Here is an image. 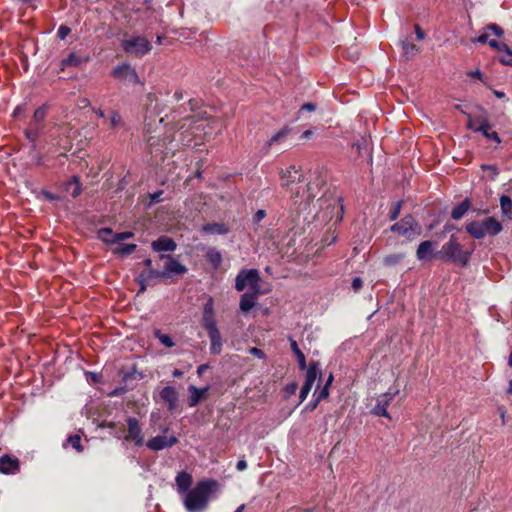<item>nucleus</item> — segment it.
Listing matches in <instances>:
<instances>
[{
    "mask_svg": "<svg viewBox=\"0 0 512 512\" xmlns=\"http://www.w3.org/2000/svg\"><path fill=\"white\" fill-rule=\"evenodd\" d=\"M176 484L179 492H187L192 484V476L185 471L179 472L176 476Z\"/></svg>",
    "mask_w": 512,
    "mask_h": 512,
    "instance_id": "nucleus-28",
    "label": "nucleus"
},
{
    "mask_svg": "<svg viewBox=\"0 0 512 512\" xmlns=\"http://www.w3.org/2000/svg\"><path fill=\"white\" fill-rule=\"evenodd\" d=\"M151 248L155 252H173L177 248L176 242L168 236H160L152 241Z\"/></svg>",
    "mask_w": 512,
    "mask_h": 512,
    "instance_id": "nucleus-18",
    "label": "nucleus"
},
{
    "mask_svg": "<svg viewBox=\"0 0 512 512\" xmlns=\"http://www.w3.org/2000/svg\"><path fill=\"white\" fill-rule=\"evenodd\" d=\"M181 135H182L181 141H182L183 145H186V146L190 145L192 142V137L185 136V132H182Z\"/></svg>",
    "mask_w": 512,
    "mask_h": 512,
    "instance_id": "nucleus-59",
    "label": "nucleus"
},
{
    "mask_svg": "<svg viewBox=\"0 0 512 512\" xmlns=\"http://www.w3.org/2000/svg\"><path fill=\"white\" fill-rule=\"evenodd\" d=\"M467 118V128L474 132H480L481 130H485V128H492L489 120L486 117H472L470 114H467Z\"/></svg>",
    "mask_w": 512,
    "mask_h": 512,
    "instance_id": "nucleus-22",
    "label": "nucleus"
},
{
    "mask_svg": "<svg viewBox=\"0 0 512 512\" xmlns=\"http://www.w3.org/2000/svg\"><path fill=\"white\" fill-rule=\"evenodd\" d=\"M121 46L126 53L143 57L152 50L150 41L144 36H132L122 41Z\"/></svg>",
    "mask_w": 512,
    "mask_h": 512,
    "instance_id": "nucleus-10",
    "label": "nucleus"
},
{
    "mask_svg": "<svg viewBox=\"0 0 512 512\" xmlns=\"http://www.w3.org/2000/svg\"><path fill=\"white\" fill-rule=\"evenodd\" d=\"M401 45H402L403 53L407 57L414 56L419 50L414 43H412L411 41H409L407 39L402 41Z\"/></svg>",
    "mask_w": 512,
    "mask_h": 512,
    "instance_id": "nucleus-39",
    "label": "nucleus"
},
{
    "mask_svg": "<svg viewBox=\"0 0 512 512\" xmlns=\"http://www.w3.org/2000/svg\"><path fill=\"white\" fill-rule=\"evenodd\" d=\"M124 125V121L118 111H112L110 116L111 128H117Z\"/></svg>",
    "mask_w": 512,
    "mask_h": 512,
    "instance_id": "nucleus-42",
    "label": "nucleus"
},
{
    "mask_svg": "<svg viewBox=\"0 0 512 512\" xmlns=\"http://www.w3.org/2000/svg\"><path fill=\"white\" fill-rule=\"evenodd\" d=\"M136 283L139 285V293H144L148 286H151V283L141 274H139L136 279Z\"/></svg>",
    "mask_w": 512,
    "mask_h": 512,
    "instance_id": "nucleus-44",
    "label": "nucleus"
},
{
    "mask_svg": "<svg viewBox=\"0 0 512 512\" xmlns=\"http://www.w3.org/2000/svg\"><path fill=\"white\" fill-rule=\"evenodd\" d=\"M23 111H24V108L22 106H17L14 109L13 116H17V115L21 114Z\"/></svg>",
    "mask_w": 512,
    "mask_h": 512,
    "instance_id": "nucleus-63",
    "label": "nucleus"
},
{
    "mask_svg": "<svg viewBox=\"0 0 512 512\" xmlns=\"http://www.w3.org/2000/svg\"><path fill=\"white\" fill-rule=\"evenodd\" d=\"M261 294V290L247 291L244 294H242L239 303L240 310L244 313L249 312L255 306L256 301Z\"/></svg>",
    "mask_w": 512,
    "mask_h": 512,
    "instance_id": "nucleus-20",
    "label": "nucleus"
},
{
    "mask_svg": "<svg viewBox=\"0 0 512 512\" xmlns=\"http://www.w3.org/2000/svg\"><path fill=\"white\" fill-rule=\"evenodd\" d=\"M414 30L418 40H423L425 38L426 34L419 24L414 25Z\"/></svg>",
    "mask_w": 512,
    "mask_h": 512,
    "instance_id": "nucleus-56",
    "label": "nucleus"
},
{
    "mask_svg": "<svg viewBox=\"0 0 512 512\" xmlns=\"http://www.w3.org/2000/svg\"><path fill=\"white\" fill-rule=\"evenodd\" d=\"M111 75L118 80H128L133 84L140 83L136 69L128 63L115 66L111 71Z\"/></svg>",
    "mask_w": 512,
    "mask_h": 512,
    "instance_id": "nucleus-13",
    "label": "nucleus"
},
{
    "mask_svg": "<svg viewBox=\"0 0 512 512\" xmlns=\"http://www.w3.org/2000/svg\"><path fill=\"white\" fill-rule=\"evenodd\" d=\"M471 208V201L469 198H465L462 202L456 205L451 211V217L454 220L461 219Z\"/></svg>",
    "mask_w": 512,
    "mask_h": 512,
    "instance_id": "nucleus-27",
    "label": "nucleus"
},
{
    "mask_svg": "<svg viewBox=\"0 0 512 512\" xmlns=\"http://www.w3.org/2000/svg\"><path fill=\"white\" fill-rule=\"evenodd\" d=\"M28 128L36 131L37 134L40 136L45 128V124H41V123H37V122L35 123L33 121H30Z\"/></svg>",
    "mask_w": 512,
    "mask_h": 512,
    "instance_id": "nucleus-51",
    "label": "nucleus"
},
{
    "mask_svg": "<svg viewBox=\"0 0 512 512\" xmlns=\"http://www.w3.org/2000/svg\"><path fill=\"white\" fill-rule=\"evenodd\" d=\"M333 381H334V375H333V373H330V374L328 375V377H327L326 381H325L324 386H327V387H329V388H330V386L332 385Z\"/></svg>",
    "mask_w": 512,
    "mask_h": 512,
    "instance_id": "nucleus-60",
    "label": "nucleus"
},
{
    "mask_svg": "<svg viewBox=\"0 0 512 512\" xmlns=\"http://www.w3.org/2000/svg\"><path fill=\"white\" fill-rule=\"evenodd\" d=\"M468 76H470L472 78H476V79L482 80V73L478 69L475 70V71L468 72Z\"/></svg>",
    "mask_w": 512,
    "mask_h": 512,
    "instance_id": "nucleus-58",
    "label": "nucleus"
},
{
    "mask_svg": "<svg viewBox=\"0 0 512 512\" xmlns=\"http://www.w3.org/2000/svg\"><path fill=\"white\" fill-rule=\"evenodd\" d=\"M500 207L504 215L510 216L512 214V199L507 195L500 197Z\"/></svg>",
    "mask_w": 512,
    "mask_h": 512,
    "instance_id": "nucleus-38",
    "label": "nucleus"
},
{
    "mask_svg": "<svg viewBox=\"0 0 512 512\" xmlns=\"http://www.w3.org/2000/svg\"><path fill=\"white\" fill-rule=\"evenodd\" d=\"M491 128H485V130H481L480 133L488 140L494 141L497 144L501 143V138L499 137L496 131H490Z\"/></svg>",
    "mask_w": 512,
    "mask_h": 512,
    "instance_id": "nucleus-41",
    "label": "nucleus"
},
{
    "mask_svg": "<svg viewBox=\"0 0 512 512\" xmlns=\"http://www.w3.org/2000/svg\"><path fill=\"white\" fill-rule=\"evenodd\" d=\"M160 397L165 403H167L168 409L170 411H173L176 408L178 401V392L175 387L165 386L160 391Z\"/></svg>",
    "mask_w": 512,
    "mask_h": 512,
    "instance_id": "nucleus-21",
    "label": "nucleus"
},
{
    "mask_svg": "<svg viewBox=\"0 0 512 512\" xmlns=\"http://www.w3.org/2000/svg\"><path fill=\"white\" fill-rule=\"evenodd\" d=\"M266 216V211L263 209L257 210V212L253 215V223H260Z\"/></svg>",
    "mask_w": 512,
    "mask_h": 512,
    "instance_id": "nucleus-53",
    "label": "nucleus"
},
{
    "mask_svg": "<svg viewBox=\"0 0 512 512\" xmlns=\"http://www.w3.org/2000/svg\"><path fill=\"white\" fill-rule=\"evenodd\" d=\"M491 34L495 35L497 38H501L504 35V30L496 23H490L483 28L481 34L474 39V42L480 44L488 43L491 48L502 53L499 57V61L502 64L512 66V50L504 42H499L496 39L489 40Z\"/></svg>",
    "mask_w": 512,
    "mask_h": 512,
    "instance_id": "nucleus-3",
    "label": "nucleus"
},
{
    "mask_svg": "<svg viewBox=\"0 0 512 512\" xmlns=\"http://www.w3.org/2000/svg\"><path fill=\"white\" fill-rule=\"evenodd\" d=\"M20 470L18 458L5 454L0 457V472L3 474H16Z\"/></svg>",
    "mask_w": 512,
    "mask_h": 512,
    "instance_id": "nucleus-17",
    "label": "nucleus"
},
{
    "mask_svg": "<svg viewBox=\"0 0 512 512\" xmlns=\"http://www.w3.org/2000/svg\"><path fill=\"white\" fill-rule=\"evenodd\" d=\"M24 134L31 143H36L38 138L40 137L36 131L31 130L29 128L25 129Z\"/></svg>",
    "mask_w": 512,
    "mask_h": 512,
    "instance_id": "nucleus-48",
    "label": "nucleus"
},
{
    "mask_svg": "<svg viewBox=\"0 0 512 512\" xmlns=\"http://www.w3.org/2000/svg\"><path fill=\"white\" fill-rule=\"evenodd\" d=\"M473 251L474 248H471L470 250H463L462 245L457 241V238L452 235L449 241L442 245L440 255L445 261L466 267L470 262Z\"/></svg>",
    "mask_w": 512,
    "mask_h": 512,
    "instance_id": "nucleus-5",
    "label": "nucleus"
},
{
    "mask_svg": "<svg viewBox=\"0 0 512 512\" xmlns=\"http://www.w3.org/2000/svg\"><path fill=\"white\" fill-rule=\"evenodd\" d=\"M105 235H112V229L108 227L101 228L98 231V238L106 244H115L123 240L132 238L134 233L132 231H124L115 233L112 238H106Z\"/></svg>",
    "mask_w": 512,
    "mask_h": 512,
    "instance_id": "nucleus-15",
    "label": "nucleus"
},
{
    "mask_svg": "<svg viewBox=\"0 0 512 512\" xmlns=\"http://www.w3.org/2000/svg\"><path fill=\"white\" fill-rule=\"evenodd\" d=\"M127 423V435L125 440L128 442H134L135 446L140 447L144 444V438L139 420L135 417H128Z\"/></svg>",
    "mask_w": 512,
    "mask_h": 512,
    "instance_id": "nucleus-12",
    "label": "nucleus"
},
{
    "mask_svg": "<svg viewBox=\"0 0 512 512\" xmlns=\"http://www.w3.org/2000/svg\"><path fill=\"white\" fill-rule=\"evenodd\" d=\"M280 178L282 180L281 186L287 190H290L291 197H298L300 194V187H297L294 191L293 185H299L303 181V174L300 169L296 166L291 165L286 169H281Z\"/></svg>",
    "mask_w": 512,
    "mask_h": 512,
    "instance_id": "nucleus-9",
    "label": "nucleus"
},
{
    "mask_svg": "<svg viewBox=\"0 0 512 512\" xmlns=\"http://www.w3.org/2000/svg\"><path fill=\"white\" fill-rule=\"evenodd\" d=\"M136 249V244H121L113 250V254L124 257L132 254Z\"/></svg>",
    "mask_w": 512,
    "mask_h": 512,
    "instance_id": "nucleus-34",
    "label": "nucleus"
},
{
    "mask_svg": "<svg viewBox=\"0 0 512 512\" xmlns=\"http://www.w3.org/2000/svg\"><path fill=\"white\" fill-rule=\"evenodd\" d=\"M178 438L176 436H166V435H157L152 437L146 442V446L148 449L152 451H160L165 448H170L178 443Z\"/></svg>",
    "mask_w": 512,
    "mask_h": 512,
    "instance_id": "nucleus-14",
    "label": "nucleus"
},
{
    "mask_svg": "<svg viewBox=\"0 0 512 512\" xmlns=\"http://www.w3.org/2000/svg\"><path fill=\"white\" fill-rule=\"evenodd\" d=\"M321 401H318L316 397L311 400L305 407L303 408V412H312L314 411Z\"/></svg>",
    "mask_w": 512,
    "mask_h": 512,
    "instance_id": "nucleus-50",
    "label": "nucleus"
},
{
    "mask_svg": "<svg viewBox=\"0 0 512 512\" xmlns=\"http://www.w3.org/2000/svg\"><path fill=\"white\" fill-rule=\"evenodd\" d=\"M90 61L89 56H80L75 52H71L68 56L61 60V66L65 67H79L84 63H88Z\"/></svg>",
    "mask_w": 512,
    "mask_h": 512,
    "instance_id": "nucleus-24",
    "label": "nucleus"
},
{
    "mask_svg": "<svg viewBox=\"0 0 512 512\" xmlns=\"http://www.w3.org/2000/svg\"><path fill=\"white\" fill-rule=\"evenodd\" d=\"M47 110H48V106L46 104L38 107L34 111L31 121H33L35 123L37 122V123L44 124L45 118L47 116Z\"/></svg>",
    "mask_w": 512,
    "mask_h": 512,
    "instance_id": "nucleus-37",
    "label": "nucleus"
},
{
    "mask_svg": "<svg viewBox=\"0 0 512 512\" xmlns=\"http://www.w3.org/2000/svg\"><path fill=\"white\" fill-rule=\"evenodd\" d=\"M163 194V190H158L152 194H150V200L152 203H159L162 201L161 195Z\"/></svg>",
    "mask_w": 512,
    "mask_h": 512,
    "instance_id": "nucleus-55",
    "label": "nucleus"
},
{
    "mask_svg": "<svg viewBox=\"0 0 512 512\" xmlns=\"http://www.w3.org/2000/svg\"><path fill=\"white\" fill-rule=\"evenodd\" d=\"M399 390L390 388L387 392L382 394L378 399L377 403L372 409V414L379 417H385L391 419L389 412L387 411L388 406L391 404Z\"/></svg>",
    "mask_w": 512,
    "mask_h": 512,
    "instance_id": "nucleus-11",
    "label": "nucleus"
},
{
    "mask_svg": "<svg viewBox=\"0 0 512 512\" xmlns=\"http://www.w3.org/2000/svg\"><path fill=\"white\" fill-rule=\"evenodd\" d=\"M306 374L304 384H308L313 386L314 382L318 379L321 381L322 378V370L319 361L310 360L308 364H306Z\"/></svg>",
    "mask_w": 512,
    "mask_h": 512,
    "instance_id": "nucleus-16",
    "label": "nucleus"
},
{
    "mask_svg": "<svg viewBox=\"0 0 512 512\" xmlns=\"http://www.w3.org/2000/svg\"><path fill=\"white\" fill-rule=\"evenodd\" d=\"M153 335L159 342L167 348H172L175 346V342L172 337L168 334L162 333L160 329H155Z\"/></svg>",
    "mask_w": 512,
    "mask_h": 512,
    "instance_id": "nucleus-32",
    "label": "nucleus"
},
{
    "mask_svg": "<svg viewBox=\"0 0 512 512\" xmlns=\"http://www.w3.org/2000/svg\"><path fill=\"white\" fill-rule=\"evenodd\" d=\"M466 232L474 239H482L485 236H496L502 230L503 226L500 221L494 217H486L481 221H471L465 225Z\"/></svg>",
    "mask_w": 512,
    "mask_h": 512,
    "instance_id": "nucleus-6",
    "label": "nucleus"
},
{
    "mask_svg": "<svg viewBox=\"0 0 512 512\" xmlns=\"http://www.w3.org/2000/svg\"><path fill=\"white\" fill-rule=\"evenodd\" d=\"M260 274L257 269H242L235 278V289L243 291L248 288V291L260 290Z\"/></svg>",
    "mask_w": 512,
    "mask_h": 512,
    "instance_id": "nucleus-8",
    "label": "nucleus"
},
{
    "mask_svg": "<svg viewBox=\"0 0 512 512\" xmlns=\"http://www.w3.org/2000/svg\"><path fill=\"white\" fill-rule=\"evenodd\" d=\"M248 352H249L251 355H253V356H255V357L259 358V359H265V358H266V354H265V352H264L262 349L257 348V347H251V348L248 350Z\"/></svg>",
    "mask_w": 512,
    "mask_h": 512,
    "instance_id": "nucleus-49",
    "label": "nucleus"
},
{
    "mask_svg": "<svg viewBox=\"0 0 512 512\" xmlns=\"http://www.w3.org/2000/svg\"><path fill=\"white\" fill-rule=\"evenodd\" d=\"M201 232L205 234L225 235L229 232V228L223 223H207L203 225Z\"/></svg>",
    "mask_w": 512,
    "mask_h": 512,
    "instance_id": "nucleus-25",
    "label": "nucleus"
},
{
    "mask_svg": "<svg viewBox=\"0 0 512 512\" xmlns=\"http://www.w3.org/2000/svg\"><path fill=\"white\" fill-rule=\"evenodd\" d=\"M236 468L238 471H243L247 468V462L244 459H241L237 462Z\"/></svg>",
    "mask_w": 512,
    "mask_h": 512,
    "instance_id": "nucleus-57",
    "label": "nucleus"
},
{
    "mask_svg": "<svg viewBox=\"0 0 512 512\" xmlns=\"http://www.w3.org/2000/svg\"><path fill=\"white\" fill-rule=\"evenodd\" d=\"M353 148H356L357 154L360 157L363 156V152L367 154L368 161L372 163V153L368 147L367 141L364 138L361 141L354 143Z\"/></svg>",
    "mask_w": 512,
    "mask_h": 512,
    "instance_id": "nucleus-33",
    "label": "nucleus"
},
{
    "mask_svg": "<svg viewBox=\"0 0 512 512\" xmlns=\"http://www.w3.org/2000/svg\"><path fill=\"white\" fill-rule=\"evenodd\" d=\"M205 258L210 263V265L212 266V268L214 270H217L220 268V266L222 264V260H223L221 252L214 247H210L207 250V252L205 254Z\"/></svg>",
    "mask_w": 512,
    "mask_h": 512,
    "instance_id": "nucleus-26",
    "label": "nucleus"
},
{
    "mask_svg": "<svg viewBox=\"0 0 512 512\" xmlns=\"http://www.w3.org/2000/svg\"><path fill=\"white\" fill-rule=\"evenodd\" d=\"M66 190L68 192H70V194L73 198H77L81 194L82 187H81L79 176H77V175L72 176L71 180L68 181L66 184Z\"/></svg>",
    "mask_w": 512,
    "mask_h": 512,
    "instance_id": "nucleus-31",
    "label": "nucleus"
},
{
    "mask_svg": "<svg viewBox=\"0 0 512 512\" xmlns=\"http://www.w3.org/2000/svg\"><path fill=\"white\" fill-rule=\"evenodd\" d=\"M436 243L430 240L422 241L417 248L416 257L420 261H430L434 257Z\"/></svg>",
    "mask_w": 512,
    "mask_h": 512,
    "instance_id": "nucleus-19",
    "label": "nucleus"
},
{
    "mask_svg": "<svg viewBox=\"0 0 512 512\" xmlns=\"http://www.w3.org/2000/svg\"><path fill=\"white\" fill-rule=\"evenodd\" d=\"M402 205H403V200H398L392 204L390 211H389V219L391 221H395L399 217V215L401 213Z\"/></svg>",
    "mask_w": 512,
    "mask_h": 512,
    "instance_id": "nucleus-40",
    "label": "nucleus"
},
{
    "mask_svg": "<svg viewBox=\"0 0 512 512\" xmlns=\"http://www.w3.org/2000/svg\"><path fill=\"white\" fill-rule=\"evenodd\" d=\"M208 368V365L207 364H202L200 366H198L197 368V374L199 376H201L203 374V372Z\"/></svg>",
    "mask_w": 512,
    "mask_h": 512,
    "instance_id": "nucleus-62",
    "label": "nucleus"
},
{
    "mask_svg": "<svg viewBox=\"0 0 512 512\" xmlns=\"http://www.w3.org/2000/svg\"><path fill=\"white\" fill-rule=\"evenodd\" d=\"M290 132L291 128L285 125L281 130H279L277 133L270 137V139L266 142L265 146L268 149L271 148L274 144L285 140V138L289 135Z\"/></svg>",
    "mask_w": 512,
    "mask_h": 512,
    "instance_id": "nucleus-30",
    "label": "nucleus"
},
{
    "mask_svg": "<svg viewBox=\"0 0 512 512\" xmlns=\"http://www.w3.org/2000/svg\"><path fill=\"white\" fill-rule=\"evenodd\" d=\"M289 341H290V348L297 359L299 369L302 371L305 370L307 362H306V357H305L304 353L301 351L297 342L292 337H289Z\"/></svg>",
    "mask_w": 512,
    "mask_h": 512,
    "instance_id": "nucleus-29",
    "label": "nucleus"
},
{
    "mask_svg": "<svg viewBox=\"0 0 512 512\" xmlns=\"http://www.w3.org/2000/svg\"><path fill=\"white\" fill-rule=\"evenodd\" d=\"M158 258L165 261L163 270L160 271L153 268L140 273L151 285H154L157 280L172 279L174 276H182L188 271L185 265L170 254H159Z\"/></svg>",
    "mask_w": 512,
    "mask_h": 512,
    "instance_id": "nucleus-2",
    "label": "nucleus"
},
{
    "mask_svg": "<svg viewBox=\"0 0 512 512\" xmlns=\"http://www.w3.org/2000/svg\"><path fill=\"white\" fill-rule=\"evenodd\" d=\"M201 325L207 331L208 337L210 339V354H221L223 338L217 327L211 300H209V302L204 305Z\"/></svg>",
    "mask_w": 512,
    "mask_h": 512,
    "instance_id": "nucleus-4",
    "label": "nucleus"
},
{
    "mask_svg": "<svg viewBox=\"0 0 512 512\" xmlns=\"http://www.w3.org/2000/svg\"><path fill=\"white\" fill-rule=\"evenodd\" d=\"M507 395H512V379L509 381L508 387L506 389Z\"/></svg>",
    "mask_w": 512,
    "mask_h": 512,
    "instance_id": "nucleus-64",
    "label": "nucleus"
},
{
    "mask_svg": "<svg viewBox=\"0 0 512 512\" xmlns=\"http://www.w3.org/2000/svg\"><path fill=\"white\" fill-rule=\"evenodd\" d=\"M143 264L144 266L146 267L145 270H150V269H153L152 267V260L150 258H146L143 260Z\"/></svg>",
    "mask_w": 512,
    "mask_h": 512,
    "instance_id": "nucleus-61",
    "label": "nucleus"
},
{
    "mask_svg": "<svg viewBox=\"0 0 512 512\" xmlns=\"http://www.w3.org/2000/svg\"><path fill=\"white\" fill-rule=\"evenodd\" d=\"M217 487L215 480H203L186 493L184 506L188 512H202L206 509L210 495Z\"/></svg>",
    "mask_w": 512,
    "mask_h": 512,
    "instance_id": "nucleus-1",
    "label": "nucleus"
},
{
    "mask_svg": "<svg viewBox=\"0 0 512 512\" xmlns=\"http://www.w3.org/2000/svg\"><path fill=\"white\" fill-rule=\"evenodd\" d=\"M363 286V281L360 277H354L352 280L351 287L355 292H358Z\"/></svg>",
    "mask_w": 512,
    "mask_h": 512,
    "instance_id": "nucleus-54",
    "label": "nucleus"
},
{
    "mask_svg": "<svg viewBox=\"0 0 512 512\" xmlns=\"http://www.w3.org/2000/svg\"><path fill=\"white\" fill-rule=\"evenodd\" d=\"M67 445L73 447L77 452H83L84 450V447L81 444V436L79 434L70 435L63 444L64 447Z\"/></svg>",
    "mask_w": 512,
    "mask_h": 512,
    "instance_id": "nucleus-35",
    "label": "nucleus"
},
{
    "mask_svg": "<svg viewBox=\"0 0 512 512\" xmlns=\"http://www.w3.org/2000/svg\"><path fill=\"white\" fill-rule=\"evenodd\" d=\"M70 33L71 29L66 25H60L57 30V36L61 40H64Z\"/></svg>",
    "mask_w": 512,
    "mask_h": 512,
    "instance_id": "nucleus-47",
    "label": "nucleus"
},
{
    "mask_svg": "<svg viewBox=\"0 0 512 512\" xmlns=\"http://www.w3.org/2000/svg\"><path fill=\"white\" fill-rule=\"evenodd\" d=\"M390 231L403 236L407 241H412L421 235L422 228L412 214H407L391 225Z\"/></svg>",
    "mask_w": 512,
    "mask_h": 512,
    "instance_id": "nucleus-7",
    "label": "nucleus"
},
{
    "mask_svg": "<svg viewBox=\"0 0 512 512\" xmlns=\"http://www.w3.org/2000/svg\"><path fill=\"white\" fill-rule=\"evenodd\" d=\"M298 389V383L297 382H291L285 385L283 389L284 397L289 398L290 396L294 395Z\"/></svg>",
    "mask_w": 512,
    "mask_h": 512,
    "instance_id": "nucleus-45",
    "label": "nucleus"
},
{
    "mask_svg": "<svg viewBox=\"0 0 512 512\" xmlns=\"http://www.w3.org/2000/svg\"><path fill=\"white\" fill-rule=\"evenodd\" d=\"M329 387L327 386H323L320 390H319V385H317V388L316 390L314 391V394L313 396L316 397L318 399V401H322V400H325L329 397V394H330V391H329Z\"/></svg>",
    "mask_w": 512,
    "mask_h": 512,
    "instance_id": "nucleus-43",
    "label": "nucleus"
},
{
    "mask_svg": "<svg viewBox=\"0 0 512 512\" xmlns=\"http://www.w3.org/2000/svg\"><path fill=\"white\" fill-rule=\"evenodd\" d=\"M311 389H312V386H310L308 384H303V386L300 389V393H299L298 405H300L302 402H304L306 400Z\"/></svg>",
    "mask_w": 512,
    "mask_h": 512,
    "instance_id": "nucleus-46",
    "label": "nucleus"
},
{
    "mask_svg": "<svg viewBox=\"0 0 512 512\" xmlns=\"http://www.w3.org/2000/svg\"><path fill=\"white\" fill-rule=\"evenodd\" d=\"M208 387L197 388L194 385H190L188 387V391L190 392V396L188 398L189 407H195L198 403L207 395Z\"/></svg>",
    "mask_w": 512,
    "mask_h": 512,
    "instance_id": "nucleus-23",
    "label": "nucleus"
},
{
    "mask_svg": "<svg viewBox=\"0 0 512 512\" xmlns=\"http://www.w3.org/2000/svg\"><path fill=\"white\" fill-rule=\"evenodd\" d=\"M404 259V254L402 253H394L387 255L383 259V264L387 267H392L400 264L402 260Z\"/></svg>",
    "mask_w": 512,
    "mask_h": 512,
    "instance_id": "nucleus-36",
    "label": "nucleus"
},
{
    "mask_svg": "<svg viewBox=\"0 0 512 512\" xmlns=\"http://www.w3.org/2000/svg\"><path fill=\"white\" fill-rule=\"evenodd\" d=\"M317 108V105L315 103H312V102H308V103H305L303 104L299 111H298V115H300L303 111H308V112H314Z\"/></svg>",
    "mask_w": 512,
    "mask_h": 512,
    "instance_id": "nucleus-52",
    "label": "nucleus"
}]
</instances>
